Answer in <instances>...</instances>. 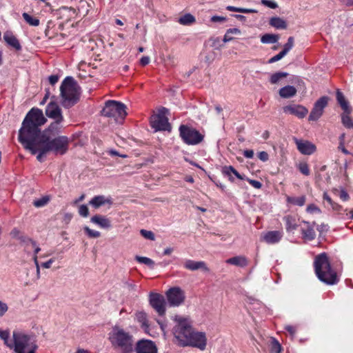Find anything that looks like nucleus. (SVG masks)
<instances>
[{"mask_svg":"<svg viewBox=\"0 0 353 353\" xmlns=\"http://www.w3.org/2000/svg\"><path fill=\"white\" fill-rule=\"evenodd\" d=\"M46 121L47 119L44 117L43 111L33 108L26 114L19 130V141L32 154L38 152L37 159L40 162L43 161V157L49 153L38 139L40 127Z\"/></svg>","mask_w":353,"mask_h":353,"instance_id":"nucleus-1","label":"nucleus"},{"mask_svg":"<svg viewBox=\"0 0 353 353\" xmlns=\"http://www.w3.org/2000/svg\"><path fill=\"white\" fill-rule=\"evenodd\" d=\"M109 340L114 347L120 353H130L133 350V336L122 327L115 325L109 334Z\"/></svg>","mask_w":353,"mask_h":353,"instance_id":"nucleus-2","label":"nucleus"},{"mask_svg":"<svg viewBox=\"0 0 353 353\" xmlns=\"http://www.w3.org/2000/svg\"><path fill=\"white\" fill-rule=\"evenodd\" d=\"M314 265L315 273L320 281L328 285L337 283L336 273L331 268L328 257L325 253L317 255L315 257Z\"/></svg>","mask_w":353,"mask_h":353,"instance_id":"nucleus-3","label":"nucleus"},{"mask_svg":"<svg viewBox=\"0 0 353 353\" xmlns=\"http://www.w3.org/2000/svg\"><path fill=\"white\" fill-rule=\"evenodd\" d=\"M38 349L35 337L21 331H13L10 350L14 353H36Z\"/></svg>","mask_w":353,"mask_h":353,"instance_id":"nucleus-4","label":"nucleus"},{"mask_svg":"<svg viewBox=\"0 0 353 353\" xmlns=\"http://www.w3.org/2000/svg\"><path fill=\"white\" fill-rule=\"evenodd\" d=\"M80 88L74 79L67 77L60 87L61 105L65 108L74 105L79 100Z\"/></svg>","mask_w":353,"mask_h":353,"instance_id":"nucleus-5","label":"nucleus"},{"mask_svg":"<svg viewBox=\"0 0 353 353\" xmlns=\"http://www.w3.org/2000/svg\"><path fill=\"white\" fill-rule=\"evenodd\" d=\"M38 139L48 152H52L56 155H63L68 150L70 141L65 136L53 138L51 134H46V132H41L40 130Z\"/></svg>","mask_w":353,"mask_h":353,"instance_id":"nucleus-6","label":"nucleus"},{"mask_svg":"<svg viewBox=\"0 0 353 353\" xmlns=\"http://www.w3.org/2000/svg\"><path fill=\"white\" fill-rule=\"evenodd\" d=\"M174 321L176 324L172 329V333L177 343L183 347L194 328L191 321L187 318L176 316Z\"/></svg>","mask_w":353,"mask_h":353,"instance_id":"nucleus-7","label":"nucleus"},{"mask_svg":"<svg viewBox=\"0 0 353 353\" xmlns=\"http://www.w3.org/2000/svg\"><path fill=\"white\" fill-rule=\"evenodd\" d=\"M125 108V105L121 102L108 101L105 103L101 114L107 117L114 118L116 121H118L119 119H123L126 116Z\"/></svg>","mask_w":353,"mask_h":353,"instance_id":"nucleus-8","label":"nucleus"},{"mask_svg":"<svg viewBox=\"0 0 353 353\" xmlns=\"http://www.w3.org/2000/svg\"><path fill=\"white\" fill-rule=\"evenodd\" d=\"M168 109L161 108L159 110V112L151 117L150 124L155 131H170L171 125L168 122L166 117Z\"/></svg>","mask_w":353,"mask_h":353,"instance_id":"nucleus-9","label":"nucleus"},{"mask_svg":"<svg viewBox=\"0 0 353 353\" xmlns=\"http://www.w3.org/2000/svg\"><path fill=\"white\" fill-rule=\"evenodd\" d=\"M180 137L188 145H196L203 139V136L196 130L185 125L179 128Z\"/></svg>","mask_w":353,"mask_h":353,"instance_id":"nucleus-10","label":"nucleus"},{"mask_svg":"<svg viewBox=\"0 0 353 353\" xmlns=\"http://www.w3.org/2000/svg\"><path fill=\"white\" fill-rule=\"evenodd\" d=\"M206 345L207 337L205 333L193 329L183 347L190 346L203 350L205 349Z\"/></svg>","mask_w":353,"mask_h":353,"instance_id":"nucleus-11","label":"nucleus"},{"mask_svg":"<svg viewBox=\"0 0 353 353\" xmlns=\"http://www.w3.org/2000/svg\"><path fill=\"white\" fill-rule=\"evenodd\" d=\"M166 296L170 305L179 306L185 300L184 292L178 287L170 288L167 292Z\"/></svg>","mask_w":353,"mask_h":353,"instance_id":"nucleus-12","label":"nucleus"},{"mask_svg":"<svg viewBox=\"0 0 353 353\" xmlns=\"http://www.w3.org/2000/svg\"><path fill=\"white\" fill-rule=\"evenodd\" d=\"M150 303L160 316L164 315L165 312V300L163 296L157 293H151L150 294Z\"/></svg>","mask_w":353,"mask_h":353,"instance_id":"nucleus-13","label":"nucleus"},{"mask_svg":"<svg viewBox=\"0 0 353 353\" xmlns=\"http://www.w3.org/2000/svg\"><path fill=\"white\" fill-rule=\"evenodd\" d=\"M328 102V97H322L314 103V108H312L310 116V121L318 120L323 112V109L326 107Z\"/></svg>","mask_w":353,"mask_h":353,"instance_id":"nucleus-14","label":"nucleus"},{"mask_svg":"<svg viewBox=\"0 0 353 353\" xmlns=\"http://www.w3.org/2000/svg\"><path fill=\"white\" fill-rule=\"evenodd\" d=\"M136 353H158L154 342L150 340H139L135 345Z\"/></svg>","mask_w":353,"mask_h":353,"instance_id":"nucleus-15","label":"nucleus"},{"mask_svg":"<svg viewBox=\"0 0 353 353\" xmlns=\"http://www.w3.org/2000/svg\"><path fill=\"white\" fill-rule=\"evenodd\" d=\"M46 116L53 120H64L61 108L54 101H50L46 108Z\"/></svg>","mask_w":353,"mask_h":353,"instance_id":"nucleus-16","label":"nucleus"},{"mask_svg":"<svg viewBox=\"0 0 353 353\" xmlns=\"http://www.w3.org/2000/svg\"><path fill=\"white\" fill-rule=\"evenodd\" d=\"M294 143L296 145L298 150L303 154L310 155L316 151L314 144L308 141H303L294 138Z\"/></svg>","mask_w":353,"mask_h":353,"instance_id":"nucleus-17","label":"nucleus"},{"mask_svg":"<svg viewBox=\"0 0 353 353\" xmlns=\"http://www.w3.org/2000/svg\"><path fill=\"white\" fill-rule=\"evenodd\" d=\"M283 112L303 119L306 116L308 110L303 105L293 104L283 107Z\"/></svg>","mask_w":353,"mask_h":353,"instance_id":"nucleus-18","label":"nucleus"},{"mask_svg":"<svg viewBox=\"0 0 353 353\" xmlns=\"http://www.w3.org/2000/svg\"><path fill=\"white\" fill-rule=\"evenodd\" d=\"M303 223L305 225V227L301 228L303 239L307 241L314 240L316 237V233L314 230V226L316 225V223L314 221L311 223L305 221H303Z\"/></svg>","mask_w":353,"mask_h":353,"instance_id":"nucleus-19","label":"nucleus"},{"mask_svg":"<svg viewBox=\"0 0 353 353\" xmlns=\"http://www.w3.org/2000/svg\"><path fill=\"white\" fill-rule=\"evenodd\" d=\"M183 266L185 269L196 271L198 270H202L203 272H208L210 269L206 265L204 261H195L193 260L188 259L184 262Z\"/></svg>","mask_w":353,"mask_h":353,"instance_id":"nucleus-20","label":"nucleus"},{"mask_svg":"<svg viewBox=\"0 0 353 353\" xmlns=\"http://www.w3.org/2000/svg\"><path fill=\"white\" fill-rule=\"evenodd\" d=\"M90 221L103 229H109L112 227L111 221L105 216L96 214L91 217Z\"/></svg>","mask_w":353,"mask_h":353,"instance_id":"nucleus-21","label":"nucleus"},{"mask_svg":"<svg viewBox=\"0 0 353 353\" xmlns=\"http://www.w3.org/2000/svg\"><path fill=\"white\" fill-rule=\"evenodd\" d=\"M283 237V232L274 230L265 233L263 239L268 243L274 244L279 242Z\"/></svg>","mask_w":353,"mask_h":353,"instance_id":"nucleus-22","label":"nucleus"},{"mask_svg":"<svg viewBox=\"0 0 353 353\" xmlns=\"http://www.w3.org/2000/svg\"><path fill=\"white\" fill-rule=\"evenodd\" d=\"M63 121L64 120H54V121L52 122L48 128L43 132H46V134H51V136H54L56 134H58L61 129L63 128L62 123Z\"/></svg>","mask_w":353,"mask_h":353,"instance_id":"nucleus-23","label":"nucleus"},{"mask_svg":"<svg viewBox=\"0 0 353 353\" xmlns=\"http://www.w3.org/2000/svg\"><path fill=\"white\" fill-rule=\"evenodd\" d=\"M89 203L94 208H99L101 206L104 205L107 203L110 205L112 202L110 199H106L104 196L99 195L93 197L90 201Z\"/></svg>","mask_w":353,"mask_h":353,"instance_id":"nucleus-24","label":"nucleus"},{"mask_svg":"<svg viewBox=\"0 0 353 353\" xmlns=\"http://www.w3.org/2000/svg\"><path fill=\"white\" fill-rule=\"evenodd\" d=\"M3 39L8 45L11 46L17 50H21V46L19 40L11 32H6L3 35Z\"/></svg>","mask_w":353,"mask_h":353,"instance_id":"nucleus-25","label":"nucleus"},{"mask_svg":"<svg viewBox=\"0 0 353 353\" xmlns=\"http://www.w3.org/2000/svg\"><path fill=\"white\" fill-rule=\"evenodd\" d=\"M296 89L292 85H286L281 88L279 91V95L281 98L288 99L294 97L296 94Z\"/></svg>","mask_w":353,"mask_h":353,"instance_id":"nucleus-26","label":"nucleus"},{"mask_svg":"<svg viewBox=\"0 0 353 353\" xmlns=\"http://www.w3.org/2000/svg\"><path fill=\"white\" fill-rule=\"evenodd\" d=\"M226 263L236 266L245 267L248 265V260L245 256H237L228 259Z\"/></svg>","mask_w":353,"mask_h":353,"instance_id":"nucleus-27","label":"nucleus"},{"mask_svg":"<svg viewBox=\"0 0 353 353\" xmlns=\"http://www.w3.org/2000/svg\"><path fill=\"white\" fill-rule=\"evenodd\" d=\"M336 100L341 108L345 113L350 114L351 110L348 102L345 100L344 95L339 90L336 91Z\"/></svg>","mask_w":353,"mask_h":353,"instance_id":"nucleus-28","label":"nucleus"},{"mask_svg":"<svg viewBox=\"0 0 353 353\" xmlns=\"http://www.w3.org/2000/svg\"><path fill=\"white\" fill-rule=\"evenodd\" d=\"M269 23L276 29L285 30L287 28L286 21L279 17H272L270 19Z\"/></svg>","mask_w":353,"mask_h":353,"instance_id":"nucleus-29","label":"nucleus"},{"mask_svg":"<svg viewBox=\"0 0 353 353\" xmlns=\"http://www.w3.org/2000/svg\"><path fill=\"white\" fill-rule=\"evenodd\" d=\"M279 38V34L266 33L261 36V42L265 44L275 43L278 42Z\"/></svg>","mask_w":353,"mask_h":353,"instance_id":"nucleus-30","label":"nucleus"},{"mask_svg":"<svg viewBox=\"0 0 353 353\" xmlns=\"http://www.w3.org/2000/svg\"><path fill=\"white\" fill-rule=\"evenodd\" d=\"M306 201L305 196L303 195L299 197H294V196H288L287 197V202L288 203L293 204L294 205L298 206H303Z\"/></svg>","mask_w":353,"mask_h":353,"instance_id":"nucleus-31","label":"nucleus"},{"mask_svg":"<svg viewBox=\"0 0 353 353\" xmlns=\"http://www.w3.org/2000/svg\"><path fill=\"white\" fill-rule=\"evenodd\" d=\"M284 220L285 221V228L287 231L290 232L297 228L295 219L292 216L288 215L285 216Z\"/></svg>","mask_w":353,"mask_h":353,"instance_id":"nucleus-32","label":"nucleus"},{"mask_svg":"<svg viewBox=\"0 0 353 353\" xmlns=\"http://www.w3.org/2000/svg\"><path fill=\"white\" fill-rule=\"evenodd\" d=\"M0 339L3 341L6 347L10 349L12 343V339H10V332L8 330H1L0 329Z\"/></svg>","mask_w":353,"mask_h":353,"instance_id":"nucleus-33","label":"nucleus"},{"mask_svg":"<svg viewBox=\"0 0 353 353\" xmlns=\"http://www.w3.org/2000/svg\"><path fill=\"white\" fill-rule=\"evenodd\" d=\"M19 239L24 242L26 245L30 244L33 248H34V256H37V254L39 252L41 249L37 245V243L34 240L24 236H20Z\"/></svg>","mask_w":353,"mask_h":353,"instance_id":"nucleus-34","label":"nucleus"},{"mask_svg":"<svg viewBox=\"0 0 353 353\" xmlns=\"http://www.w3.org/2000/svg\"><path fill=\"white\" fill-rule=\"evenodd\" d=\"M226 10L231 12H241L245 14L248 13H256L257 10L255 9H251V8H236L232 6H228L226 7Z\"/></svg>","mask_w":353,"mask_h":353,"instance_id":"nucleus-35","label":"nucleus"},{"mask_svg":"<svg viewBox=\"0 0 353 353\" xmlns=\"http://www.w3.org/2000/svg\"><path fill=\"white\" fill-rule=\"evenodd\" d=\"M288 75V73L285 72H278L274 73L270 77V81L272 84H276V83H279L281 79L287 77Z\"/></svg>","mask_w":353,"mask_h":353,"instance_id":"nucleus-36","label":"nucleus"},{"mask_svg":"<svg viewBox=\"0 0 353 353\" xmlns=\"http://www.w3.org/2000/svg\"><path fill=\"white\" fill-rule=\"evenodd\" d=\"M22 16L30 26H38L39 25V20L37 17H34L26 12L23 13Z\"/></svg>","mask_w":353,"mask_h":353,"instance_id":"nucleus-37","label":"nucleus"},{"mask_svg":"<svg viewBox=\"0 0 353 353\" xmlns=\"http://www.w3.org/2000/svg\"><path fill=\"white\" fill-rule=\"evenodd\" d=\"M195 21V18L191 14H185L181 17L179 22L182 25H190Z\"/></svg>","mask_w":353,"mask_h":353,"instance_id":"nucleus-38","label":"nucleus"},{"mask_svg":"<svg viewBox=\"0 0 353 353\" xmlns=\"http://www.w3.org/2000/svg\"><path fill=\"white\" fill-rule=\"evenodd\" d=\"M137 321L141 323L143 327H148V323L147 319V314L143 312H139L136 314Z\"/></svg>","mask_w":353,"mask_h":353,"instance_id":"nucleus-39","label":"nucleus"},{"mask_svg":"<svg viewBox=\"0 0 353 353\" xmlns=\"http://www.w3.org/2000/svg\"><path fill=\"white\" fill-rule=\"evenodd\" d=\"M136 261H137L140 263H143L149 266L151 269L154 268V262L151 259L145 257V256H135Z\"/></svg>","mask_w":353,"mask_h":353,"instance_id":"nucleus-40","label":"nucleus"},{"mask_svg":"<svg viewBox=\"0 0 353 353\" xmlns=\"http://www.w3.org/2000/svg\"><path fill=\"white\" fill-rule=\"evenodd\" d=\"M270 353H280L281 351V345L277 340L272 338L270 342Z\"/></svg>","mask_w":353,"mask_h":353,"instance_id":"nucleus-41","label":"nucleus"},{"mask_svg":"<svg viewBox=\"0 0 353 353\" xmlns=\"http://www.w3.org/2000/svg\"><path fill=\"white\" fill-rule=\"evenodd\" d=\"M323 200L325 201L327 204L332 208L333 210H339V208H341V206L334 203L332 199L330 198V196L327 194V192H324L323 194Z\"/></svg>","mask_w":353,"mask_h":353,"instance_id":"nucleus-42","label":"nucleus"},{"mask_svg":"<svg viewBox=\"0 0 353 353\" xmlns=\"http://www.w3.org/2000/svg\"><path fill=\"white\" fill-rule=\"evenodd\" d=\"M349 114L344 112V114L342 115V123L346 128H353V122Z\"/></svg>","mask_w":353,"mask_h":353,"instance_id":"nucleus-43","label":"nucleus"},{"mask_svg":"<svg viewBox=\"0 0 353 353\" xmlns=\"http://www.w3.org/2000/svg\"><path fill=\"white\" fill-rule=\"evenodd\" d=\"M83 230L90 238H99L101 236V233L99 231L93 230L88 226L84 227Z\"/></svg>","mask_w":353,"mask_h":353,"instance_id":"nucleus-44","label":"nucleus"},{"mask_svg":"<svg viewBox=\"0 0 353 353\" xmlns=\"http://www.w3.org/2000/svg\"><path fill=\"white\" fill-rule=\"evenodd\" d=\"M294 44V39L293 37H290L287 43L284 45L283 51L287 54L288 52L293 48Z\"/></svg>","mask_w":353,"mask_h":353,"instance_id":"nucleus-45","label":"nucleus"},{"mask_svg":"<svg viewBox=\"0 0 353 353\" xmlns=\"http://www.w3.org/2000/svg\"><path fill=\"white\" fill-rule=\"evenodd\" d=\"M89 7L88 3L85 1H81L79 2V6L78 7V10L79 12L83 14V15H86L88 12V8Z\"/></svg>","mask_w":353,"mask_h":353,"instance_id":"nucleus-46","label":"nucleus"},{"mask_svg":"<svg viewBox=\"0 0 353 353\" xmlns=\"http://www.w3.org/2000/svg\"><path fill=\"white\" fill-rule=\"evenodd\" d=\"M49 201V198L48 196H43L38 200H36L33 202V204L37 208H41L46 205Z\"/></svg>","mask_w":353,"mask_h":353,"instance_id":"nucleus-47","label":"nucleus"},{"mask_svg":"<svg viewBox=\"0 0 353 353\" xmlns=\"http://www.w3.org/2000/svg\"><path fill=\"white\" fill-rule=\"evenodd\" d=\"M140 233L146 239H149L151 241H154L155 239L154 234L152 231L143 229L141 230Z\"/></svg>","mask_w":353,"mask_h":353,"instance_id":"nucleus-48","label":"nucleus"},{"mask_svg":"<svg viewBox=\"0 0 353 353\" xmlns=\"http://www.w3.org/2000/svg\"><path fill=\"white\" fill-rule=\"evenodd\" d=\"M299 171L304 175L308 176L310 174V169L306 163H301L299 165Z\"/></svg>","mask_w":353,"mask_h":353,"instance_id":"nucleus-49","label":"nucleus"},{"mask_svg":"<svg viewBox=\"0 0 353 353\" xmlns=\"http://www.w3.org/2000/svg\"><path fill=\"white\" fill-rule=\"evenodd\" d=\"M79 214L83 217H87L89 215V209L86 205H81L79 208Z\"/></svg>","mask_w":353,"mask_h":353,"instance_id":"nucleus-50","label":"nucleus"},{"mask_svg":"<svg viewBox=\"0 0 353 353\" xmlns=\"http://www.w3.org/2000/svg\"><path fill=\"white\" fill-rule=\"evenodd\" d=\"M285 55L286 54L283 50H281L279 54L270 58L268 60V63H272L276 61H278L281 60L283 57H284Z\"/></svg>","mask_w":353,"mask_h":353,"instance_id":"nucleus-51","label":"nucleus"},{"mask_svg":"<svg viewBox=\"0 0 353 353\" xmlns=\"http://www.w3.org/2000/svg\"><path fill=\"white\" fill-rule=\"evenodd\" d=\"M226 170H229V171H232V174L235 175L239 179H241V180H245V176L241 175V174H239L237 172V170L236 169H234V168L233 166H232V165L226 166Z\"/></svg>","mask_w":353,"mask_h":353,"instance_id":"nucleus-52","label":"nucleus"},{"mask_svg":"<svg viewBox=\"0 0 353 353\" xmlns=\"http://www.w3.org/2000/svg\"><path fill=\"white\" fill-rule=\"evenodd\" d=\"M261 3L272 9H275L278 7L277 3L273 1L261 0Z\"/></svg>","mask_w":353,"mask_h":353,"instance_id":"nucleus-53","label":"nucleus"},{"mask_svg":"<svg viewBox=\"0 0 353 353\" xmlns=\"http://www.w3.org/2000/svg\"><path fill=\"white\" fill-rule=\"evenodd\" d=\"M245 179L249 182V183L252 186H253L254 188H255L256 189H260L262 187V183L259 181L250 179L248 178H245Z\"/></svg>","mask_w":353,"mask_h":353,"instance_id":"nucleus-54","label":"nucleus"},{"mask_svg":"<svg viewBox=\"0 0 353 353\" xmlns=\"http://www.w3.org/2000/svg\"><path fill=\"white\" fill-rule=\"evenodd\" d=\"M307 212L309 213H313L315 212H320V209L314 204H310L307 207Z\"/></svg>","mask_w":353,"mask_h":353,"instance_id":"nucleus-55","label":"nucleus"},{"mask_svg":"<svg viewBox=\"0 0 353 353\" xmlns=\"http://www.w3.org/2000/svg\"><path fill=\"white\" fill-rule=\"evenodd\" d=\"M258 157L260 160H261L262 161L265 162V161H267L269 159V155L268 154L265 152V151H262V152H260L259 154H258Z\"/></svg>","mask_w":353,"mask_h":353,"instance_id":"nucleus-56","label":"nucleus"},{"mask_svg":"<svg viewBox=\"0 0 353 353\" xmlns=\"http://www.w3.org/2000/svg\"><path fill=\"white\" fill-rule=\"evenodd\" d=\"M8 305L6 303L0 301V316L4 315V314L8 311Z\"/></svg>","mask_w":353,"mask_h":353,"instance_id":"nucleus-57","label":"nucleus"},{"mask_svg":"<svg viewBox=\"0 0 353 353\" xmlns=\"http://www.w3.org/2000/svg\"><path fill=\"white\" fill-rule=\"evenodd\" d=\"M222 173L225 175L228 176L229 180L231 182L234 181V178L232 176V171H229L226 170V166L223 167L222 168Z\"/></svg>","mask_w":353,"mask_h":353,"instance_id":"nucleus-58","label":"nucleus"},{"mask_svg":"<svg viewBox=\"0 0 353 353\" xmlns=\"http://www.w3.org/2000/svg\"><path fill=\"white\" fill-rule=\"evenodd\" d=\"M211 21L214 23L216 22H224L226 21V18L224 17H220V16H213L211 17Z\"/></svg>","mask_w":353,"mask_h":353,"instance_id":"nucleus-59","label":"nucleus"},{"mask_svg":"<svg viewBox=\"0 0 353 353\" xmlns=\"http://www.w3.org/2000/svg\"><path fill=\"white\" fill-rule=\"evenodd\" d=\"M33 260H34V264H35V266L37 268V278L39 279L40 278V266H39V261L37 259V256H34Z\"/></svg>","mask_w":353,"mask_h":353,"instance_id":"nucleus-60","label":"nucleus"},{"mask_svg":"<svg viewBox=\"0 0 353 353\" xmlns=\"http://www.w3.org/2000/svg\"><path fill=\"white\" fill-rule=\"evenodd\" d=\"M285 329L292 336H293L296 332V327L292 325H286Z\"/></svg>","mask_w":353,"mask_h":353,"instance_id":"nucleus-61","label":"nucleus"},{"mask_svg":"<svg viewBox=\"0 0 353 353\" xmlns=\"http://www.w3.org/2000/svg\"><path fill=\"white\" fill-rule=\"evenodd\" d=\"M339 196L343 201H347L349 199L348 194L344 190H341Z\"/></svg>","mask_w":353,"mask_h":353,"instance_id":"nucleus-62","label":"nucleus"},{"mask_svg":"<svg viewBox=\"0 0 353 353\" xmlns=\"http://www.w3.org/2000/svg\"><path fill=\"white\" fill-rule=\"evenodd\" d=\"M59 80L58 75H51L49 77V82L51 85H54Z\"/></svg>","mask_w":353,"mask_h":353,"instance_id":"nucleus-63","label":"nucleus"},{"mask_svg":"<svg viewBox=\"0 0 353 353\" xmlns=\"http://www.w3.org/2000/svg\"><path fill=\"white\" fill-rule=\"evenodd\" d=\"M243 155L246 158L251 159L254 157V151L252 150H244Z\"/></svg>","mask_w":353,"mask_h":353,"instance_id":"nucleus-64","label":"nucleus"}]
</instances>
